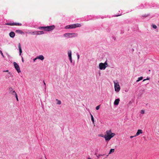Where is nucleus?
<instances>
[{
  "instance_id": "22",
  "label": "nucleus",
  "mask_w": 159,
  "mask_h": 159,
  "mask_svg": "<svg viewBox=\"0 0 159 159\" xmlns=\"http://www.w3.org/2000/svg\"><path fill=\"white\" fill-rule=\"evenodd\" d=\"M56 101H57V104L60 105L61 104V102L60 100H59L57 99H56Z\"/></svg>"
},
{
  "instance_id": "7",
  "label": "nucleus",
  "mask_w": 159,
  "mask_h": 159,
  "mask_svg": "<svg viewBox=\"0 0 159 159\" xmlns=\"http://www.w3.org/2000/svg\"><path fill=\"white\" fill-rule=\"evenodd\" d=\"M68 57L69 58L70 60L71 63L72 62V59L71 57V51L70 50L68 52Z\"/></svg>"
},
{
  "instance_id": "30",
  "label": "nucleus",
  "mask_w": 159,
  "mask_h": 159,
  "mask_svg": "<svg viewBox=\"0 0 159 159\" xmlns=\"http://www.w3.org/2000/svg\"><path fill=\"white\" fill-rule=\"evenodd\" d=\"M65 29H70L69 25L66 26L65 27Z\"/></svg>"
},
{
  "instance_id": "27",
  "label": "nucleus",
  "mask_w": 159,
  "mask_h": 159,
  "mask_svg": "<svg viewBox=\"0 0 159 159\" xmlns=\"http://www.w3.org/2000/svg\"><path fill=\"white\" fill-rule=\"evenodd\" d=\"M0 53L1 54V55H2V57H4V56L3 55V54L2 51L1 50H0Z\"/></svg>"
},
{
  "instance_id": "42",
  "label": "nucleus",
  "mask_w": 159,
  "mask_h": 159,
  "mask_svg": "<svg viewBox=\"0 0 159 159\" xmlns=\"http://www.w3.org/2000/svg\"><path fill=\"white\" fill-rule=\"evenodd\" d=\"M44 85H46V84H45V83L44 81Z\"/></svg>"
},
{
  "instance_id": "5",
  "label": "nucleus",
  "mask_w": 159,
  "mask_h": 159,
  "mask_svg": "<svg viewBox=\"0 0 159 159\" xmlns=\"http://www.w3.org/2000/svg\"><path fill=\"white\" fill-rule=\"evenodd\" d=\"M6 25H17V26H21L22 24L21 23H7Z\"/></svg>"
},
{
  "instance_id": "29",
  "label": "nucleus",
  "mask_w": 159,
  "mask_h": 159,
  "mask_svg": "<svg viewBox=\"0 0 159 159\" xmlns=\"http://www.w3.org/2000/svg\"><path fill=\"white\" fill-rule=\"evenodd\" d=\"M152 27L154 29H156L157 28V26L155 25H152Z\"/></svg>"
},
{
  "instance_id": "28",
  "label": "nucleus",
  "mask_w": 159,
  "mask_h": 159,
  "mask_svg": "<svg viewBox=\"0 0 159 159\" xmlns=\"http://www.w3.org/2000/svg\"><path fill=\"white\" fill-rule=\"evenodd\" d=\"M104 65H105V66H106V68L108 66V64L107 63V62H105L104 63Z\"/></svg>"
},
{
  "instance_id": "19",
  "label": "nucleus",
  "mask_w": 159,
  "mask_h": 159,
  "mask_svg": "<svg viewBox=\"0 0 159 159\" xmlns=\"http://www.w3.org/2000/svg\"><path fill=\"white\" fill-rule=\"evenodd\" d=\"M38 35L44 34V32L43 31H37Z\"/></svg>"
},
{
  "instance_id": "36",
  "label": "nucleus",
  "mask_w": 159,
  "mask_h": 159,
  "mask_svg": "<svg viewBox=\"0 0 159 159\" xmlns=\"http://www.w3.org/2000/svg\"><path fill=\"white\" fill-rule=\"evenodd\" d=\"M22 61L23 62H24V60L23 59V58L22 57Z\"/></svg>"
},
{
  "instance_id": "1",
  "label": "nucleus",
  "mask_w": 159,
  "mask_h": 159,
  "mask_svg": "<svg viewBox=\"0 0 159 159\" xmlns=\"http://www.w3.org/2000/svg\"><path fill=\"white\" fill-rule=\"evenodd\" d=\"M115 135V134L112 133L111 130L110 129L106 131L105 134L104 136V138H105L106 141H109Z\"/></svg>"
},
{
  "instance_id": "2",
  "label": "nucleus",
  "mask_w": 159,
  "mask_h": 159,
  "mask_svg": "<svg viewBox=\"0 0 159 159\" xmlns=\"http://www.w3.org/2000/svg\"><path fill=\"white\" fill-rule=\"evenodd\" d=\"M114 88L115 91L116 92H118L120 90V87L119 84L118 82H115V81H114Z\"/></svg>"
},
{
  "instance_id": "35",
  "label": "nucleus",
  "mask_w": 159,
  "mask_h": 159,
  "mask_svg": "<svg viewBox=\"0 0 159 159\" xmlns=\"http://www.w3.org/2000/svg\"><path fill=\"white\" fill-rule=\"evenodd\" d=\"M78 59H79L80 58V56L79 54L77 55Z\"/></svg>"
},
{
  "instance_id": "16",
  "label": "nucleus",
  "mask_w": 159,
  "mask_h": 159,
  "mask_svg": "<svg viewBox=\"0 0 159 159\" xmlns=\"http://www.w3.org/2000/svg\"><path fill=\"white\" fill-rule=\"evenodd\" d=\"M115 151L114 149H111L108 153V155L112 153H113Z\"/></svg>"
},
{
  "instance_id": "10",
  "label": "nucleus",
  "mask_w": 159,
  "mask_h": 159,
  "mask_svg": "<svg viewBox=\"0 0 159 159\" xmlns=\"http://www.w3.org/2000/svg\"><path fill=\"white\" fill-rule=\"evenodd\" d=\"M120 101V99L119 98H117L115 100L114 102V104L116 105H118Z\"/></svg>"
},
{
  "instance_id": "31",
  "label": "nucleus",
  "mask_w": 159,
  "mask_h": 159,
  "mask_svg": "<svg viewBox=\"0 0 159 159\" xmlns=\"http://www.w3.org/2000/svg\"><path fill=\"white\" fill-rule=\"evenodd\" d=\"M140 113H141V114H144V111L143 110H141V111H140Z\"/></svg>"
},
{
  "instance_id": "26",
  "label": "nucleus",
  "mask_w": 159,
  "mask_h": 159,
  "mask_svg": "<svg viewBox=\"0 0 159 159\" xmlns=\"http://www.w3.org/2000/svg\"><path fill=\"white\" fill-rule=\"evenodd\" d=\"M100 108V105H98L96 107V109L97 110H98Z\"/></svg>"
},
{
  "instance_id": "37",
  "label": "nucleus",
  "mask_w": 159,
  "mask_h": 159,
  "mask_svg": "<svg viewBox=\"0 0 159 159\" xmlns=\"http://www.w3.org/2000/svg\"><path fill=\"white\" fill-rule=\"evenodd\" d=\"M120 15H121V14H120L119 15H116V16H120Z\"/></svg>"
},
{
  "instance_id": "17",
  "label": "nucleus",
  "mask_w": 159,
  "mask_h": 159,
  "mask_svg": "<svg viewBox=\"0 0 159 159\" xmlns=\"http://www.w3.org/2000/svg\"><path fill=\"white\" fill-rule=\"evenodd\" d=\"M16 32L20 33L21 34H24V32L20 30H18L16 31Z\"/></svg>"
},
{
  "instance_id": "9",
  "label": "nucleus",
  "mask_w": 159,
  "mask_h": 159,
  "mask_svg": "<svg viewBox=\"0 0 159 159\" xmlns=\"http://www.w3.org/2000/svg\"><path fill=\"white\" fill-rule=\"evenodd\" d=\"M75 35V36H77V34H75V33H66L64 34V35L66 37H67V36L69 37V36H70V35Z\"/></svg>"
},
{
  "instance_id": "6",
  "label": "nucleus",
  "mask_w": 159,
  "mask_h": 159,
  "mask_svg": "<svg viewBox=\"0 0 159 159\" xmlns=\"http://www.w3.org/2000/svg\"><path fill=\"white\" fill-rule=\"evenodd\" d=\"M99 68L100 70H105L106 68L104 64L102 63H100L99 64Z\"/></svg>"
},
{
  "instance_id": "18",
  "label": "nucleus",
  "mask_w": 159,
  "mask_h": 159,
  "mask_svg": "<svg viewBox=\"0 0 159 159\" xmlns=\"http://www.w3.org/2000/svg\"><path fill=\"white\" fill-rule=\"evenodd\" d=\"M12 93H14V94H15L14 95H15V96H16V100L17 101H18V98L17 95L16 93L15 92V91H13Z\"/></svg>"
},
{
  "instance_id": "4",
  "label": "nucleus",
  "mask_w": 159,
  "mask_h": 159,
  "mask_svg": "<svg viewBox=\"0 0 159 159\" xmlns=\"http://www.w3.org/2000/svg\"><path fill=\"white\" fill-rule=\"evenodd\" d=\"M13 64L17 72L19 73L20 72V70L19 65L16 62H13Z\"/></svg>"
},
{
  "instance_id": "12",
  "label": "nucleus",
  "mask_w": 159,
  "mask_h": 159,
  "mask_svg": "<svg viewBox=\"0 0 159 159\" xmlns=\"http://www.w3.org/2000/svg\"><path fill=\"white\" fill-rule=\"evenodd\" d=\"M18 48L19 49V52H20V55H21L22 53V50L21 48V47L20 46V43H19V45H18Z\"/></svg>"
},
{
  "instance_id": "24",
  "label": "nucleus",
  "mask_w": 159,
  "mask_h": 159,
  "mask_svg": "<svg viewBox=\"0 0 159 159\" xmlns=\"http://www.w3.org/2000/svg\"><path fill=\"white\" fill-rule=\"evenodd\" d=\"M38 28L39 29H43L44 30H45V26H40V27H39Z\"/></svg>"
},
{
  "instance_id": "39",
  "label": "nucleus",
  "mask_w": 159,
  "mask_h": 159,
  "mask_svg": "<svg viewBox=\"0 0 159 159\" xmlns=\"http://www.w3.org/2000/svg\"><path fill=\"white\" fill-rule=\"evenodd\" d=\"M9 71L8 70H7L6 71H4V72H8Z\"/></svg>"
},
{
  "instance_id": "14",
  "label": "nucleus",
  "mask_w": 159,
  "mask_h": 159,
  "mask_svg": "<svg viewBox=\"0 0 159 159\" xmlns=\"http://www.w3.org/2000/svg\"><path fill=\"white\" fill-rule=\"evenodd\" d=\"M37 58L41 60H43L44 59V57L42 55H39V56L37 57Z\"/></svg>"
},
{
  "instance_id": "41",
  "label": "nucleus",
  "mask_w": 159,
  "mask_h": 159,
  "mask_svg": "<svg viewBox=\"0 0 159 159\" xmlns=\"http://www.w3.org/2000/svg\"><path fill=\"white\" fill-rule=\"evenodd\" d=\"M146 80V79H144V80H143V81H145V80Z\"/></svg>"
},
{
  "instance_id": "32",
  "label": "nucleus",
  "mask_w": 159,
  "mask_h": 159,
  "mask_svg": "<svg viewBox=\"0 0 159 159\" xmlns=\"http://www.w3.org/2000/svg\"><path fill=\"white\" fill-rule=\"evenodd\" d=\"M148 15H143L142 16L143 17H147V16H148Z\"/></svg>"
},
{
  "instance_id": "25",
  "label": "nucleus",
  "mask_w": 159,
  "mask_h": 159,
  "mask_svg": "<svg viewBox=\"0 0 159 159\" xmlns=\"http://www.w3.org/2000/svg\"><path fill=\"white\" fill-rule=\"evenodd\" d=\"M70 29H73L74 28L73 25H69Z\"/></svg>"
},
{
  "instance_id": "13",
  "label": "nucleus",
  "mask_w": 159,
  "mask_h": 159,
  "mask_svg": "<svg viewBox=\"0 0 159 159\" xmlns=\"http://www.w3.org/2000/svg\"><path fill=\"white\" fill-rule=\"evenodd\" d=\"M9 36L11 38H13L15 36V34L14 32H11L9 34Z\"/></svg>"
},
{
  "instance_id": "33",
  "label": "nucleus",
  "mask_w": 159,
  "mask_h": 159,
  "mask_svg": "<svg viewBox=\"0 0 159 159\" xmlns=\"http://www.w3.org/2000/svg\"><path fill=\"white\" fill-rule=\"evenodd\" d=\"M37 59H38V58H37V57L36 58H34V59H33V61H35V60H37Z\"/></svg>"
},
{
  "instance_id": "43",
  "label": "nucleus",
  "mask_w": 159,
  "mask_h": 159,
  "mask_svg": "<svg viewBox=\"0 0 159 159\" xmlns=\"http://www.w3.org/2000/svg\"><path fill=\"white\" fill-rule=\"evenodd\" d=\"M88 159H92L91 158H90V157H88Z\"/></svg>"
},
{
  "instance_id": "8",
  "label": "nucleus",
  "mask_w": 159,
  "mask_h": 159,
  "mask_svg": "<svg viewBox=\"0 0 159 159\" xmlns=\"http://www.w3.org/2000/svg\"><path fill=\"white\" fill-rule=\"evenodd\" d=\"M143 133V131L141 129H138V131L135 135V136H137L140 134Z\"/></svg>"
},
{
  "instance_id": "11",
  "label": "nucleus",
  "mask_w": 159,
  "mask_h": 159,
  "mask_svg": "<svg viewBox=\"0 0 159 159\" xmlns=\"http://www.w3.org/2000/svg\"><path fill=\"white\" fill-rule=\"evenodd\" d=\"M9 93L12 94V95H14L15 94L14 93H13V91H15L14 90V89H12V88L11 87H10L9 88Z\"/></svg>"
},
{
  "instance_id": "38",
  "label": "nucleus",
  "mask_w": 159,
  "mask_h": 159,
  "mask_svg": "<svg viewBox=\"0 0 159 159\" xmlns=\"http://www.w3.org/2000/svg\"><path fill=\"white\" fill-rule=\"evenodd\" d=\"M102 156V155L100 154V155H98V157H99H99H100V156Z\"/></svg>"
},
{
  "instance_id": "23",
  "label": "nucleus",
  "mask_w": 159,
  "mask_h": 159,
  "mask_svg": "<svg viewBox=\"0 0 159 159\" xmlns=\"http://www.w3.org/2000/svg\"><path fill=\"white\" fill-rule=\"evenodd\" d=\"M37 33H38L37 31H33V32H32L31 34H37V35H38Z\"/></svg>"
},
{
  "instance_id": "21",
  "label": "nucleus",
  "mask_w": 159,
  "mask_h": 159,
  "mask_svg": "<svg viewBox=\"0 0 159 159\" xmlns=\"http://www.w3.org/2000/svg\"><path fill=\"white\" fill-rule=\"evenodd\" d=\"M90 115H91V119L93 123H94V118L93 117V115L91 113H90Z\"/></svg>"
},
{
  "instance_id": "34",
  "label": "nucleus",
  "mask_w": 159,
  "mask_h": 159,
  "mask_svg": "<svg viewBox=\"0 0 159 159\" xmlns=\"http://www.w3.org/2000/svg\"><path fill=\"white\" fill-rule=\"evenodd\" d=\"M134 137H135V135L134 136H131L130 137V138L132 139V138H133Z\"/></svg>"
},
{
  "instance_id": "40",
  "label": "nucleus",
  "mask_w": 159,
  "mask_h": 159,
  "mask_svg": "<svg viewBox=\"0 0 159 159\" xmlns=\"http://www.w3.org/2000/svg\"><path fill=\"white\" fill-rule=\"evenodd\" d=\"M100 136H101V137H104V136H103V135H100Z\"/></svg>"
},
{
  "instance_id": "15",
  "label": "nucleus",
  "mask_w": 159,
  "mask_h": 159,
  "mask_svg": "<svg viewBox=\"0 0 159 159\" xmlns=\"http://www.w3.org/2000/svg\"><path fill=\"white\" fill-rule=\"evenodd\" d=\"M74 28L76 27H79L81 26V25L80 24H73Z\"/></svg>"
},
{
  "instance_id": "20",
  "label": "nucleus",
  "mask_w": 159,
  "mask_h": 159,
  "mask_svg": "<svg viewBox=\"0 0 159 159\" xmlns=\"http://www.w3.org/2000/svg\"><path fill=\"white\" fill-rule=\"evenodd\" d=\"M143 79V77H139L138 78V79L136 80V82H138L139 81L142 80Z\"/></svg>"
},
{
  "instance_id": "3",
  "label": "nucleus",
  "mask_w": 159,
  "mask_h": 159,
  "mask_svg": "<svg viewBox=\"0 0 159 159\" xmlns=\"http://www.w3.org/2000/svg\"><path fill=\"white\" fill-rule=\"evenodd\" d=\"M54 28L55 26L54 25L50 26H45L44 30L49 31L52 30L54 29Z\"/></svg>"
}]
</instances>
